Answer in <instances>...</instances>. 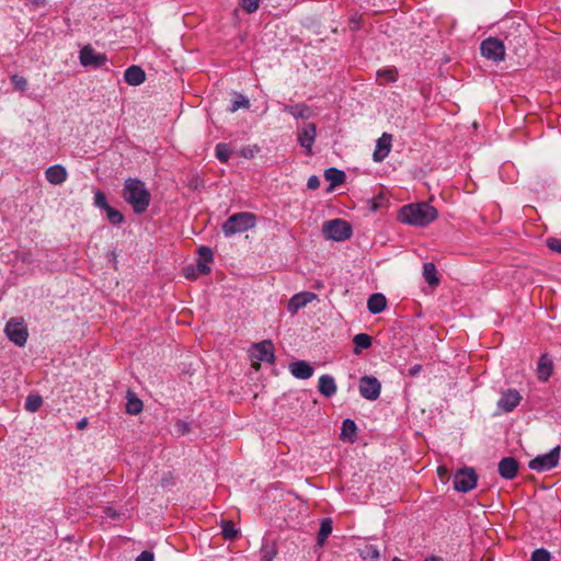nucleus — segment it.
Listing matches in <instances>:
<instances>
[{"instance_id":"obj_10","label":"nucleus","mask_w":561,"mask_h":561,"mask_svg":"<svg viewBox=\"0 0 561 561\" xmlns=\"http://www.w3.org/2000/svg\"><path fill=\"white\" fill-rule=\"evenodd\" d=\"M381 383L376 377L364 376L359 379V393L363 398L374 401L379 398Z\"/></svg>"},{"instance_id":"obj_20","label":"nucleus","mask_w":561,"mask_h":561,"mask_svg":"<svg viewBox=\"0 0 561 561\" xmlns=\"http://www.w3.org/2000/svg\"><path fill=\"white\" fill-rule=\"evenodd\" d=\"M552 360L547 354H542L538 362L537 374L541 381H547L552 375Z\"/></svg>"},{"instance_id":"obj_51","label":"nucleus","mask_w":561,"mask_h":561,"mask_svg":"<svg viewBox=\"0 0 561 561\" xmlns=\"http://www.w3.org/2000/svg\"><path fill=\"white\" fill-rule=\"evenodd\" d=\"M31 1H32V3H34L36 5H39L45 2V0H31Z\"/></svg>"},{"instance_id":"obj_7","label":"nucleus","mask_w":561,"mask_h":561,"mask_svg":"<svg viewBox=\"0 0 561 561\" xmlns=\"http://www.w3.org/2000/svg\"><path fill=\"white\" fill-rule=\"evenodd\" d=\"M560 450V446H557L552 448L549 453L535 457L529 461V468L538 472L553 469L558 465Z\"/></svg>"},{"instance_id":"obj_11","label":"nucleus","mask_w":561,"mask_h":561,"mask_svg":"<svg viewBox=\"0 0 561 561\" xmlns=\"http://www.w3.org/2000/svg\"><path fill=\"white\" fill-rule=\"evenodd\" d=\"M317 136V126L314 123H308L302 125L297 133V140L299 145L306 149V152L310 154L312 152V146Z\"/></svg>"},{"instance_id":"obj_21","label":"nucleus","mask_w":561,"mask_h":561,"mask_svg":"<svg viewBox=\"0 0 561 561\" xmlns=\"http://www.w3.org/2000/svg\"><path fill=\"white\" fill-rule=\"evenodd\" d=\"M198 271L202 274H208L210 272V267L208 264L213 261V251L207 247H201L198 249Z\"/></svg>"},{"instance_id":"obj_33","label":"nucleus","mask_w":561,"mask_h":561,"mask_svg":"<svg viewBox=\"0 0 561 561\" xmlns=\"http://www.w3.org/2000/svg\"><path fill=\"white\" fill-rule=\"evenodd\" d=\"M43 403V399L39 394H30L25 400V409L28 412H36Z\"/></svg>"},{"instance_id":"obj_52","label":"nucleus","mask_w":561,"mask_h":561,"mask_svg":"<svg viewBox=\"0 0 561 561\" xmlns=\"http://www.w3.org/2000/svg\"><path fill=\"white\" fill-rule=\"evenodd\" d=\"M392 561H403V560H401V559L396 557V558L392 559Z\"/></svg>"},{"instance_id":"obj_32","label":"nucleus","mask_w":561,"mask_h":561,"mask_svg":"<svg viewBox=\"0 0 561 561\" xmlns=\"http://www.w3.org/2000/svg\"><path fill=\"white\" fill-rule=\"evenodd\" d=\"M220 526L221 533L226 539L232 540L237 537L238 530L236 529L234 524L231 520H222Z\"/></svg>"},{"instance_id":"obj_24","label":"nucleus","mask_w":561,"mask_h":561,"mask_svg":"<svg viewBox=\"0 0 561 561\" xmlns=\"http://www.w3.org/2000/svg\"><path fill=\"white\" fill-rule=\"evenodd\" d=\"M319 392L327 398L332 397L336 392L334 378L330 375H322L319 378Z\"/></svg>"},{"instance_id":"obj_31","label":"nucleus","mask_w":561,"mask_h":561,"mask_svg":"<svg viewBox=\"0 0 561 561\" xmlns=\"http://www.w3.org/2000/svg\"><path fill=\"white\" fill-rule=\"evenodd\" d=\"M260 554L262 561H273L276 556L275 545L271 542H264L261 547Z\"/></svg>"},{"instance_id":"obj_36","label":"nucleus","mask_w":561,"mask_h":561,"mask_svg":"<svg viewBox=\"0 0 561 561\" xmlns=\"http://www.w3.org/2000/svg\"><path fill=\"white\" fill-rule=\"evenodd\" d=\"M106 217L112 225H119L124 221V216L117 209L108 206L105 210Z\"/></svg>"},{"instance_id":"obj_6","label":"nucleus","mask_w":561,"mask_h":561,"mask_svg":"<svg viewBox=\"0 0 561 561\" xmlns=\"http://www.w3.org/2000/svg\"><path fill=\"white\" fill-rule=\"evenodd\" d=\"M9 340L19 346H23L27 341V329L22 318L10 319L4 328Z\"/></svg>"},{"instance_id":"obj_30","label":"nucleus","mask_w":561,"mask_h":561,"mask_svg":"<svg viewBox=\"0 0 561 561\" xmlns=\"http://www.w3.org/2000/svg\"><path fill=\"white\" fill-rule=\"evenodd\" d=\"M332 533V523L329 518H325L321 522L320 530L318 533V543L323 545L327 538Z\"/></svg>"},{"instance_id":"obj_41","label":"nucleus","mask_w":561,"mask_h":561,"mask_svg":"<svg viewBox=\"0 0 561 561\" xmlns=\"http://www.w3.org/2000/svg\"><path fill=\"white\" fill-rule=\"evenodd\" d=\"M11 82L15 90L18 91H24L27 87V80L19 75H13L11 77Z\"/></svg>"},{"instance_id":"obj_43","label":"nucleus","mask_w":561,"mask_h":561,"mask_svg":"<svg viewBox=\"0 0 561 561\" xmlns=\"http://www.w3.org/2000/svg\"><path fill=\"white\" fill-rule=\"evenodd\" d=\"M547 247L553 252L561 253V239L558 238H549L546 241Z\"/></svg>"},{"instance_id":"obj_28","label":"nucleus","mask_w":561,"mask_h":561,"mask_svg":"<svg viewBox=\"0 0 561 561\" xmlns=\"http://www.w3.org/2000/svg\"><path fill=\"white\" fill-rule=\"evenodd\" d=\"M357 426L355 422L351 419H346L343 421L342 430H341V438L353 440L356 435Z\"/></svg>"},{"instance_id":"obj_23","label":"nucleus","mask_w":561,"mask_h":561,"mask_svg":"<svg viewBox=\"0 0 561 561\" xmlns=\"http://www.w3.org/2000/svg\"><path fill=\"white\" fill-rule=\"evenodd\" d=\"M284 112L290 114L295 118H309L312 115L311 108L304 104H295V105H284L283 107Z\"/></svg>"},{"instance_id":"obj_45","label":"nucleus","mask_w":561,"mask_h":561,"mask_svg":"<svg viewBox=\"0 0 561 561\" xmlns=\"http://www.w3.org/2000/svg\"><path fill=\"white\" fill-rule=\"evenodd\" d=\"M307 186L309 190H317L320 186V179L317 175H311L308 179Z\"/></svg>"},{"instance_id":"obj_37","label":"nucleus","mask_w":561,"mask_h":561,"mask_svg":"<svg viewBox=\"0 0 561 561\" xmlns=\"http://www.w3.org/2000/svg\"><path fill=\"white\" fill-rule=\"evenodd\" d=\"M360 556L365 560H378L380 557L378 548L374 545H366L360 551Z\"/></svg>"},{"instance_id":"obj_47","label":"nucleus","mask_w":561,"mask_h":561,"mask_svg":"<svg viewBox=\"0 0 561 561\" xmlns=\"http://www.w3.org/2000/svg\"><path fill=\"white\" fill-rule=\"evenodd\" d=\"M422 369H423L422 365L415 364L409 368L408 374L411 377H415L422 371Z\"/></svg>"},{"instance_id":"obj_12","label":"nucleus","mask_w":561,"mask_h":561,"mask_svg":"<svg viewBox=\"0 0 561 561\" xmlns=\"http://www.w3.org/2000/svg\"><path fill=\"white\" fill-rule=\"evenodd\" d=\"M392 147V135L383 133L376 141V148L373 153V160L375 162L383 161L391 151Z\"/></svg>"},{"instance_id":"obj_16","label":"nucleus","mask_w":561,"mask_h":561,"mask_svg":"<svg viewBox=\"0 0 561 561\" xmlns=\"http://www.w3.org/2000/svg\"><path fill=\"white\" fill-rule=\"evenodd\" d=\"M518 472V462L513 457H505L499 463V473L506 480L514 479Z\"/></svg>"},{"instance_id":"obj_19","label":"nucleus","mask_w":561,"mask_h":561,"mask_svg":"<svg viewBox=\"0 0 561 561\" xmlns=\"http://www.w3.org/2000/svg\"><path fill=\"white\" fill-rule=\"evenodd\" d=\"M124 79L129 85H140L146 80V73L139 66H130L125 70Z\"/></svg>"},{"instance_id":"obj_22","label":"nucleus","mask_w":561,"mask_h":561,"mask_svg":"<svg viewBox=\"0 0 561 561\" xmlns=\"http://www.w3.org/2000/svg\"><path fill=\"white\" fill-rule=\"evenodd\" d=\"M387 307V299L382 294H373L367 301V308L373 314L382 312Z\"/></svg>"},{"instance_id":"obj_48","label":"nucleus","mask_w":561,"mask_h":561,"mask_svg":"<svg viewBox=\"0 0 561 561\" xmlns=\"http://www.w3.org/2000/svg\"><path fill=\"white\" fill-rule=\"evenodd\" d=\"M175 426H176L178 432L182 435H184L188 432V424L183 421H179Z\"/></svg>"},{"instance_id":"obj_29","label":"nucleus","mask_w":561,"mask_h":561,"mask_svg":"<svg viewBox=\"0 0 561 561\" xmlns=\"http://www.w3.org/2000/svg\"><path fill=\"white\" fill-rule=\"evenodd\" d=\"M127 403H126V412L130 415H137L141 412L142 410V402L140 399H138L137 397H135L134 394H131L130 392H128V398H127Z\"/></svg>"},{"instance_id":"obj_35","label":"nucleus","mask_w":561,"mask_h":561,"mask_svg":"<svg viewBox=\"0 0 561 561\" xmlns=\"http://www.w3.org/2000/svg\"><path fill=\"white\" fill-rule=\"evenodd\" d=\"M231 156V150L227 144H218L216 146V157L220 162H227Z\"/></svg>"},{"instance_id":"obj_15","label":"nucleus","mask_w":561,"mask_h":561,"mask_svg":"<svg viewBox=\"0 0 561 561\" xmlns=\"http://www.w3.org/2000/svg\"><path fill=\"white\" fill-rule=\"evenodd\" d=\"M314 299H317V295L310 291L296 294L289 299L287 309L290 313L295 314Z\"/></svg>"},{"instance_id":"obj_25","label":"nucleus","mask_w":561,"mask_h":561,"mask_svg":"<svg viewBox=\"0 0 561 561\" xmlns=\"http://www.w3.org/2000/svg\"><path fill=\"white\" fill-rule=\"evenodd\" d=\"M324 178L331 183L332 187H335L345 181V173L335 168H330L324 172Z\"/></svg>"},{"instance_id":"obj_46","label":"nucleus","mask_w":561,"mask_h":561,"mask_svg":"<svg viewBox=\"0 0 561 561\" xmlns=\"http://www.w3.org/2000/svg\"><path fill=\"white\" fill-rule=\"evenodd\" d=\"M136 561H154L153 553L150 551H142L137 558Z\"/></svg>"},{"instance_id":"obj_14","label":"nucleus","mask_w":561,"mask_h":561,"mask_svg":"<svg viewBox=\"0 0 561 561\" xmlns=\"http://www.w3.org/2000/svg\"><path fill=\"white\" fill-rule=\"evenodd\" d=\"M106 56L95 53L91 47L85 46L80 50V62L84 67H101L105 64Z\"/></svg>"},{"instance_id":"obj_39","label":"nucleus","mask_w":561,"mask_h":561,"mask_svg":"<svg viewBox=\"0 0 561 561\" xmlns=\"http://www.w3.org/2000/svg\"><path fill=\"white\" fill-rule=\"evenodd\" d=\"M530 560L531 561H550L551 554L548 550H546L543 548H539V549H536L533 551Z\"/></svg>"},{"instance_id":"obj_42","label":"nucleus","mask_w":561,"mask_h":561,"mask_svg":"<svg viewBox=\"0 0 561 561\" xmlns=\"http://www.w3.org/2000/svg\"><path fill=\"white\" fill-rule=\"evenodd\" d=\"M94 205L103 210H105L110 205L106 201V196L103 192L96 191L94 194Z\"/></svg>"},{"instance_id":"obj_49","label":"nucleus","mask_w":561,"mask_h":561,"mask_svg":"<svg viewBox=\"0 0 561 561\" xmlns=\"http://www.w3.org/2000/svg\"><path fill=\"white\" fill-rule=\"evenodd\" d=\"M87 425H88V420L84 417L78 422L77 427H78V430H83L87 427Z\"/></svg>"},{"instance_id":"obj_4","label":"nucleus","mask_w":561,"mask_h":561,"mask_svg":"<svg viewBox=\"0 0 561 561\" xmlns=\"http://www.w3.org/2000/svg\"><path fill=\"white\" fill-rule=\"evenodd\" d=\"M250 358L252 360V367L255 369L260 368L261 362L273 364L275 360L273 342L271 340H264L253 344L250 350Z\"/></svg>"},{"instance_id":"obj_17","label":"nucleus","mask_w":561,"mask_h":561,"mask_svg":"<svg viewBox=\"0 0 561 561\" xmlns=\"http://www.w3.org/2000/svg\"><path fill=\"white\" fill-rule=\"evenodd\" d=\"M289 371L297 379H308L313 375L314 369L306 360H296L289 364Z\"/></svg>"},{"instance_id":"obj_13","label":"nucleus","mask_w":561,"mask_h":561,"mask_svg":"<svg viewBox=\"0 0 561 561\" xmlns=\"http://www.w3.org/2000/svg\"><path fill=\"white\" fill-rule=\"evenodd\" d=\"M522 396L515 389H508L502 393L500 400L497 401V408L505 412H512L520 402Z\"/></svg>"},{"instance_id":"obj_40","label":"nucleus","mask_w":561,"mask_h":561,"mask_svg":"<svg viewBox=\"0 0 561 561\" xmlns=\"http://www.w3.org/2000/svg\"><path fill=\"white\" fill-rule=\"evenodd\" d=\"M240 7L248 13H253L259 9L260 0H239Z\"/></svg>"},{"instance_id":"obj_9","label":"nucleus","mask_w":561,"mask_h":561,"mask_svg":"<svg viewBox=\"0 0 561 561\" xmlns=\"http://www.w3.org/2000/svg\"><path fill=\"white\" fill-rule=\"evenodd\" d=\"M478 477L472 468L459 470L453 479L454 488L459 492H469L477 486Z\"/></svg>"},{"instance_id":"obj_5","label":"nucleus","mask_w":561,"mask_h":561,"mask_svg":"<svg viewBox=\"0 0 561 561\" xmlns=\"http://www.w3.org/2000/svg\"><path fill=\"white\" fill-rule=\"evenodd\" d=\"M322 232L329 240L344 241L352 236L351 226L343 219H333L325 221L322 226Z\"/></svg>"},{"instance_id":"obj_44","label":"nucleus","mask_w":561,"mask_h":561,"mask_svg":"<svg viewBox=\"0 0 561 561\" xmlns=\"http://www.w3.org/2000/svg\"><path fill=\"white\" fill-rule=\"evenodd\" d=\"M350 28L355 32L358 31L362 27V15H353L348 20Z\"/></svg>"},{"instance_id":"obj_27","label":"nucleus","mask_w":561,"mask_h":561,"mask_svg":"<svg viewBox=\"0 0 561 561\" xmlns=\"http://www.w3.org/2000/svg\"><path fill=\"white\" fill-rule=\"evenodd\" d=\"M354 353L359 354L362 350H366L371 345V337L366 333H358L353 339Z\"/></svg>"},{"instance_id":"obj_50","label":"nucleus","mask_w":561,"mask_h":561,"mask_svg":"<svg viewBox=\"0 0 561 561\" xmlns=\"http://www.w3.org/2000/svg\"><path fill=\"white\" fill-rule=\"evenodd\" d=\"M424 561H443L440 558L432 556L430 558H426Z\"/></svg>"},{"instance_id":"obj_3","label":"nucleus","mask_w":561,"mask_h":561,"mask_svg":"<svg viewBox=\"0 0 561 561\" xmlns=\"http://www.w3.org/2000/svg\"><path fill=\"white\" fill-rule=\"evenodd\" d=\"M256 225V216L249 211L231 215L222 225L221 230L226 237L245 232Z\"/></svg>"},{"instance_id":"obj_34","label":"nucleus","mask_w":561,"mask_h":561,"mask_svg":"<svg viewBox=\"0 0 561 561\" xmlns=\"http://www.w3.org/2000/svg\"><path fill=\"white\" fill-rule=\"evenodd\" d=\"M377 77L382 83L394 82L397 80V71L393 68H386L377 71Z\"/></svg>"},{"instance_id":"obj_38","label":"nucleus","mask_w":561,"mask_h":561,"mask_svg":"<svg viewBox=\"0 0 561 561\" xmlns=\"http://www.w3.org/2000/svg\"><path fill=\"white\" fill-rule=\"evenodd\" d=\"M250 107V101L244 98L243 95L239 94L236 100L232 101L230 112H236L239 108H249Z\"/></svg>"},{"instance_id":"obj_18","label":"nucleus","mask_w":561,"mask_h":561,"mask_svg":"<svg viewBox=\"0 0 561 561\" xmlns=\"http://www.w3.org/2000/svg\"><path fill=\"white\" fill-rule=\"evenodd\" d=\"M68 173L61 164H54L45 171L46 180L53 185H60L67 180Z\"/></svg>"},{"instance_id":"obj_2","label":"nucleus","mask_w":561,"mask_h":561,"mask_svg":"<svg viewBox=\"0 0 561 561\" xmlns=\"http://www.w3.org/2000/svg\"><path fill=\"white\" fill-rule=\"evenodd\" d=\"M437 210L427 203H416L403 206L399 211L401 222L425 227L437 218Z\"/></svg>"},{"instance_id":"obj_26","label":"nucleus","mask_w":561,"mask_h":561,"mask_svg":"<svg viewBox=\"0 0 561 561\" xmlns=\"http://www.w3.org/2000/svg\"><path fill=\"white\" fill-rule=\"evenodd\" d=\"M436 266L432 262L424 263L423 265V277L431 286H436L439 283L438 277L436 276Z\"/></svg>"},{"instance_id":"obj_1","label":"nucleus","mask_w":561,"mask_h":561,"mask_svg":"<svg viewBox=\"0 0 561 561\" xmlns=\"http://www.w3.org/2000/svg\"><path fill=\"white\" fill-rule=\"evenodd\" d=\"M123 198L136 214H144L150 205L151 194L142 181L129 178L124 183Z\"/></svg>"},{"instance_id":"obj_8","label":"nucleus","mask_w":561,"mask_h":561,"mask_svg":"<svg viewBox=\"0 0 561 561\" xmlns=\"http://www.w3.org/2000/svg\"><path fill=\"white\" fill-rule=\"evenodd\" d=\"M480 49L483 57L495 62L502 61L505 57V47L503 43L495 37L484 39L481 43Z\"/></svg>"}]
</instances>
